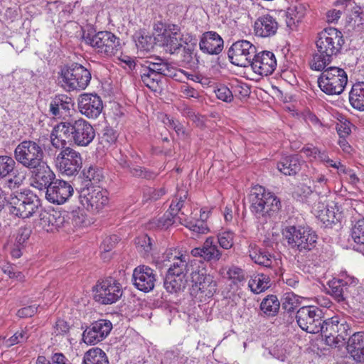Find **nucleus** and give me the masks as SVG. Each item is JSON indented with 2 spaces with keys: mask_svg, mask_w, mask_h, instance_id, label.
Masks as SVG:
<instances>
[{
  "mask_svg": "<svg viewBox=\"0 0 364 364\" xmlns=\"http://www.w3.org/2000/svg\"><path fill=\"white\" fill-rule=\"evenodd\" d=\"M196 260H193L189 263L186 256L181 255L174 259L168 269L167 273L174 276L186 277V274L189 271V267L193 266V263L196 264Z\"/></svg>",
  "mask_w": 364,
  "mask_h": 364,
  "instance_id": "f704fd0d",
  "label": "nucleus"
},
{
  "mask_svg": "<svg viewBox=\"0 0 364 364\" xmlns=\"http://www.w3.org/2000/svg\"><path fill=\"white\" fill-rule=\"evenodd\" d=\"M306 14V7L301 4L291 5L288 8L287 14V25L292 28L296 23L301 21Z\"/></svg>",
  "mask_w": 364,
  "mask_h": 364,
  "instance_id": "ea45409f",
  "label": "nucleus"
},
{
  "mask_svg": "<svg viewBox=\"0 0 364 364\" xmlns=\"http://www.w3.org/2000/svg\"><path fill=\"white\" fill-rule=\"evenodd\" d=\"M154 60L155 61L147 60L142 65L156 74L161 75L162 78L163 77L171 78L176 77L178 70L176 68L160 58H156Z\"/></svg>",
  "mask_w": 364,
  "mask_h": 364,
  "instance_id": "c756f323",
  "label": "nucleus"
},
{
  "mask_svg": "<svg viewBox=\"0 0 364 364\" xmlns=\"http://www.w3.org/2000/svg\"><path fill=\"white\" fill-rule=\"evenodd\" d=\"M129 171L132 176L148 180L153 179L156 176L154 172L137 165H132L129 168Z\"/></svg>",
  "mask_w": 364,
  "mask_h": 364,
  "instance_id": "5fc2aeb1",
  "label": "nucleus"
},
{
  "mask_svg": "<svg viewBox=\"0 0 364 364\" xmlns=\"http://www.w3.org/2000/svg\"><path fill=\"white\" fill-rule=\"evenodd\" d=\"M345 41L341 31L333 27L323 29L316 41L317 52L310 61L314 70H323L341 51Z\"/></svg>",
  "mask_w": 364,
  "mask_h": 364,
  "instance_id": "f257e3e1",
  "label": "nucleus"
},
{
  "mask_svg": "<svg viewBox=\"0 0 364 364\" xmlns=\"http://www.w3.org/2000/svg\"><path fill=\"white\" fill-rule=\"evenodd\" d=\"M192 290L200 299L205 301L213 296L217 291V283L213 277L206 273L204 268L191 272Z\"/></svg>",
  "mask_w": 364,
  "mask_h": 364,
  "instance_id": "ddd939ff",
  "label": "nucleus"
},
{
  "mask_svg": "<svg viewBox=\"0 0 364 364\" xmlns=\"http://www.w3.org/2000/svg\"><path fill=\"white\" fill-rule=\"evenodd\" d=\"M63 129L62 122L55 125L50 133V143L53 147L63 150L66 146L68 139H65V133L60 132Z\"/></svg>",
  "mask_w": 364,
  "mask_h": 364,
  "instance_id": "a18cd8bd",
  "label": "nucleus"
},
{
  "mask_svg": "<svg viewBox=\"0 0 364 364\" xmlns=\"http://www.w3.org/2000/svg\"><path fill=\"white\" fill-rule=\"evenodd\" d=\"M257 49L255 45L246 40L235 42L228 51L230 62L240 67L250 65Z\"/></svg>",
  "mask_w": 364,
  "mask_h": 364,
  "instance_id": "f3484780",
  "label": "nucleus"
},
{
  "mask_svg": "<svg viewBox=\"0 0 364 364\" xmlns=\"http://www.w3.org/2000/svg\"><path fill=\"white\" fill-rule=\"evenodd\" d=\"M224 41L220 36L215 31L203 33L199 42L200 50L209 55H218L223 49Z\"/></svg>",
  "mask_w": 364,
  "mask_h": 364,
  "instance_id": "5701e85b",
  "label": "nucleus"
},
{
  "mask_svg": "<svg viewBox=\"0 0 364 364\" xmlns=\"http://www.w3.org/2000/svg\"><path fill=\"white\" fill-rule=\"evenodd\" d=\"M69 218L68 212L53 211L48 214L47 220L50 225L58 229L70 226V221L67 220Z\"/></svg>",
  "mask_w": 364,
  "mask_h": 364,
  "instance_id": "49530a36",
  "label": "nucleus"
},
{
  "mask_svg": "<svg viewBox=\"0 0 364 364\" xmlns=\"http://www.w3.org/2000/svg\"><path fill=\"white\" fill-rule=\"evenodd\" d=\"M157 39L161 42L163 47L166 48L171 54H175L183 46L182 43L188 44L191 42L193 36L186 35L184 36L181 33V28L178 25L168 23L165 29V33L158 34Z\"/></svg>",
  "mask_w": 364,
  "mask_h": 364,
  "instance_id": "4468645a",
  "label": "nucleus"
},
{
  "mask_svg": "<svg viewBox=\"0 0 364 364\" xmlns=\"http://www.w3.org/2000/svg\"><path fill=\"white\" fill-rule=\"evenodd\" d=\"M317 333H320L326 345L332 348L343 346L346 336L351 333V325L344 318L334 316L328 318H322Z\"/></svg>",
  "mask_w": 364,
  "mask_h": 364,
  "instance_id": "7ed1b4c3",
  "label": "nucleus"
},
{
  "mask_svg": "<svg viewBox=\"0 0 364 364\" xmlns=\"http://www.w3.org/2000/svg\"><path fill=\"white\" fill-rule=\"evenodd\" d=\"M350 125V122L348 120H345L344 122L340 121V122L336 124V131L339 136H348L351 132Z\"/></svg>",
  "mask_w": 364,
  "mask_h": 364,
  "instance_id": "774afa93",
  "label": "nucleus"
},
{
  "mask_svg": "<svg viewBox=\"0 0 364 364\" xmlns=\"http://www.w3.org/2000/svg\"><path fill=\"white\" fill-rule=\"evenodd\" d=\"M184 204V202L182 200H176V198L173 199L170 205L169 210L159 220L161 225L167 228L170 225L178 223L173 220H175L176 217L186 218L187 214L183 210L185 208Z\"/></svg>",
  "mask_w": 364,
  "mask_h": 364,
  "instance_id": "7c9ffc66",
  "label": "nucleus"
},
{
  "mask_svg": "<svg viewBox=\"0 0 364 364\" xmlns=\"http://www.w3.org/2000/svg\"><path fill=\"white\" fill-rule=\"evenodd\" d=\"M278 170L287 176L296 174L301 169V162L297 155L288 156L283 158L277 164Z\"/></svg>",
  "mask_w": 364,
  "mask_h": 364,
  "instance_id": "473e14b6",
  "label": "nucleus"
},
{
  "mask_svg": "<svg viewBox=\"0 0 364 364\" xmlns=\"http://www.w3.org/2000/svg\"><path fill=\"white\" fill-rule=\"evenodd\" d=\"M9 178L6 181V186L10 190L18 188L26 178V173L21 168H18L16 165L14 168L7 176Z\"/></svg>",
  "mask_w": 364,
  "mask_h": 364,
  "instance_id": "a19ab883",
  "label": "nucleus"
},
{
  "mask_svg": "<svg viewBox=\"0 0 364 364\" xmlns=\"http://www.w3.org/2000/svg\"><path fill=\"white\" fill-rule=\"evenodd\" d=\"M132 281L137 289L149 292L154 288L156 281L155 272L149 266L139 265L133 271Z\"/></svg>",
  "mask_w": 364,
  "mask_h": 364,
  "instance_id": "aec40b11",
  "label": "nucleus"
},
{
  "mask_svg": "<svg viewBox=\"0 0 364 364\" xmlns=\"http://www.w3.org/2000/svg\"><path fill=\"white\" fill-rule=\"evenodd\" d=\"M15 165H16V162L11 156H0V180L6 178L14 168Z\"/></svg>",
  "mask_w": 364,
  "mask_h": 364,
  "instance_id": "8fccbe9b",
  "label": "nucleus"
},
{
  "mask_svg": "<svg viewBox=\"0 0 364 364\" xmlns=\"http://www.w3.org/2000/svg\"><path fill=\"white\" fill-rule=\"evenodd\" d=\"M80 113L88 118H97L102 111L103 103L101 97L96 94L83 93L77 100Z\"/></svg>",
  "mask_w": 364,
  "mask_h": 364,
  "instance_id": "6ab92c4d",
  "label": "nucleus"
},
{
  "mask_svg": "<svg viewBox=\"0 0 364 364\" xmlns=\"http://www.w3.org/2000/svg\"><path fill=\"white\" fill-rule=\"evenodd\" d=\"M187 278L183 277L174 276L166 273L164 282V287L169 293H176L183 290L186 285Z\"/></svg>",
  "mask_w": 364,
  "mask_h": 364,
  "instance_id": "4c0bfd02",
  "label": "nucleus"
},
{
  "mask_svg": "<svg viewBox=\"0 0 364 364\" xmlns=\"http://www.w3.org/2000/svg\"><path fill=\"white\" fill-rule=\"evenodd\" d=\"M324 317L323 310L316 306H304L296 313L298 326L304 331L316 334L318 331L321 321Z\"/></svg>",
  "mask_w": 364,
  "mask_h": 364,
  "instance_id": "f8f14e48",
  "label": "nucleus"
},
{
  "mask_svg": "<svg viewBox=\"0 0 364 364\" xmlns=\"http://www.w3.org/2000/svg\"><path fill=\"white\" fill-rule=\"evenodd\" d=\"M318 78L320 89L328 95L341 94L348 82L346 72L338 67L325 68Z\"/></svg>",
  "mask_w": 364,
  "mask_h": 364,
  "instance_id": "6e6552de",
  "label": "nucleus"
},
{
  "mask_svg": "<svg viewBox=\"0 0 364 364\" xmlns=\"http://www.w3.org/2000/svg\"><path fill=\"white\" fill-rule=\"evenodd\" d=\"M134 243L139 252L143 257L148 256L152 250L151 239L147 235H141L134 239Z\"/></svg>",
  "mask_w": 364,
  "mask_h": 364,
  "instance_id": "de8ad7c7",
  "label": "nucleus"
},
{
  "mask_svg": "<svg viewBox=\"0 0 364 364\" xmlns=\"http://www.w3.org/2000/svg\"><path fill=\"white\" fill-rule=\"evenodd\" d=\"M250 210L259 219L267 220L282 207L281 201L274 193L261 186L254 187L249 196Z\"/></svg>",
  "mask_w": 364,
  "mask_h": 364,
  "instance_id": "f03ea898",
  "label": "nucleus"
},
{
  "mask_svg": "<svg viewBox=\"0 0 364 364\" xmlns=\"http://www.w3.org/2000/svg\"><path fill=\"white\" fill-rule=\"evenodd\" d=\"M278 23L276 18L269 14L259 16L254 24V31L257 36L269 38L276 34Z\"/></svg>",
  "mask_w": 364,
  "mask_h": 364,
  "instance_id": "a878e982",
  "label": "nucleus"
},
{
  "mask_svg": "<svg viewBox=\"0 0 364 364\" xmlns=\"http://www.w3.org/2000/svg\"><path fill=\"white\" fill-rule=\"evenodd\" d=\"M30 171L32 172L35 182L41 187L46 188V190L55 181V175L45 161Z\"/></svg>",
  "mask_w": 364,
  "mask_h": 364,
  "instance_id": "c85d7f7f",
  "label": "nucleus"
},
{
  "mask_svg": "<svg viewBox=\"0 0 364 364\" xmlns=\"http://www.w3.org/2000/svg\"><path fill=\"white\" fill-rule=\"evenodd\" d=\"M73 106L70 97L65 95H55L50 103L49 112L53 117L60 118L63 115L69 114Z\"/></svg>",
  "mask_w": 364,
  "mask_h": 364,
  "instance_id": "cd10ccee",
  "label": "nucleus"
},
{
  "mask_svg": "<svg viewBox=\"0 0 364 364\" xmlns=\"http://www.w3.org/2000/svg\"><path fill=\"white\" fill-rule=\"evenodd\" d=\"M181 92L183 97L187 99H198L200 97V92L197 90L190 87L188 85H182L181 87Z\"/></svg>",
  "mask_w": 364,
  "mask_h": 364,
  "instance_id": "69168bd1",
  "label": "nucleus"
},
{
  "mask_svg": "<svg viewBox=\"0 0 364 364\" xmlns=\"http://www.w3.org/2000/svg\"><path fill=\"white\" fill-rule=\"evenodd\" d=\"M269 277L264 274H258L252 277L248 282V286L255 294H259L267 289L270 284Z\"/></svg>",
  "mask_w": 364,
  "mask_h": 364,
  "instance_id": "37998d69",
  "label": "nucleus"
},
{
  "mask_svg": "<svg viewBox=\"0 0 364 364\" xmlns=\"http://www.w3.org/2000/svg\"><path fill=\"white\" fill-rule=\"evenodd\" d=\"M117 139V132L111 127H105L103 129L102 135L101 136V143L105 144L104 146H110L113 144Z\"/></svg>",
  "mask_w": 364,
  "mask_h": 364,
  "instance_id": "13d9d810",
  "label": "nucleus"
},
{
  "mask_svg": "<svg viewBox=\"0 0 364 364\" xmlns=\"http://www.w3.org/2000/svg\"><path fill=\"white\" fill-rule=\"evenodd\" d=\"M215 92L218 99L225 102H230L233 100L232 91L227 86H220L215 91Z\"/></svg>",
  "mask_w": 364,
  "mask_h": 364,
  "instance_id": "052dcab7",
  "label": "nucleus"
},
{
  "mask_svg": "<svg viewBox=\"0 0 364 364\" xmlns=\"http://www.w3.org/2000/svg\"><path fill=\"white\" fill-rule=\"evenodd\" d=\"M82 176L85 187L97 186V185L104 178L102 168L96 166H91L88 168H84Z\"/></svg>",
  "mask_w": 364,
  "mask_h": 364,
  "instance_id": "c9c22d12",
  "label": "nucleus"
},
{
  "mask_svg": "<svg viewBox=\"0 0 364 364\" xmlns=\"http://www.w3.org/2000/svg\"><path fill=\"white\" fill-rule=\"evenodd\" d=\"M351 236L355 242L364 245V218L357 220L353 225Z\"/></svg>",
  "mask_w": 364,
  "mask_h": 364,
  "instance_id": "864d4df0",
  "label": "nucleus"
},
{
  "mask_svg": "<svg viewBox=\"0 0 364 364\" xmlns=\"http://www.w3.org/2000/svg\"><path fill=\"white\" fill-rule=\"evenodd\" d=\"M250 65L254 72L262 76H267L274 71L277 67V60L274 53L264 50L259 53H255Z\"/></svg>",
  "mask_w": 364,
  "mask_h": 364,
  "instance_id": "412c9836",
  "label": "nucleus"
},
{
  "mask_svg": "<svg viewBox=\"0 0 364 364\" xmlns=\"http://www.w3.org/2000/svg\"><path fill=\"white\" fill-rule=\"evenodd\" d=\"M112 324L110 321L100 319L93 322L82 333V341L88 345H95L105 339L110 333Z\"/></svg>",
  "mask_w": 364,
  "mask_h": 364,
  "instance_id": "a211bd4d",
  "label": "nucleus"
},
{
  "mask_svg": "<svg viewBox=\"0 0 364 364\" xmlns=\"http://www.w3.org/2000/svg\"><path fill=\"white\" fill-rule=\"evenodd\" d=\"M63 133L68 142L77 146H86L89 145L95 136V131L90 122L82 118L69 119L63 122ZM62 132V131H60Z\"/></svg>",
  "mask_w": 364,
  "mask_h": 364,
  "instance_id": "423d86ee",
  "label": "nucleus"
},
{
  "mask_svg": "<svg viewBox=\"0 0 364 364\" xmlns=\"http://www.w3.org/2000/svg\"><path fill=\"white\" fill-rule=\"evenodd\" d=\"M28 338V334L26 331L21 330L17 331L11 337L9 338L8 342L9 346H14L18 343H22L27 341Z\"/></svg>",
  "mask_w": 364,
  "mask_h": 364,
  "instance_id": "680f3d73",
  "label": "nucleus"
},
{
  "mask_svg": "<svg viewBox=\"0 0 364 364\" xmlns=\"http://www.w3.org/2000/svg\"><path fill=\"white\" fill-rule=\"evenodd\" d=\"M173 220L189 228L193 233L205 234L208 231L207 224L203 220H188L186 217H176Z\"/></svg>",
  "mask_w": 364,
  "mask_h": 364,
  "instance_id": "c03bdc74",
  "label": "nucleus"
},
{
  "mask_svg": "<svg viewBox=\"0 0 364 364\" xmlns=\"http://www.w3.org/2000/svg\"><path fill=\"white\" fill-rule=\"evenodd\" d=\"M164 124L168 126L170 129H173L178 136H186V132L181 123L177 120H174L172 118L166 117L164 121Z\"/></svg>",
  "mask_w": 364,
  "mask_h": 364,
  "instance_id": "bf43d9fd",
  "label": "nucleus"
},
{
  "mask_svg": "<svg viewBox=\"0 0 364 364\" xmlns=\"http://www.w3.org/2000/svg\"><path fill=\"white\" fill-rule=\"evenodd\" d=\"M82 205L88 210L98 213L108 204L107 192L100 186L82 188L80 194Z\"/></svg>",
  "mask_w": 364,
  "mask_h": 364,
  "instance_id": "2eb2a0df",
  "label": "nucleus"
},
{
  "mask_svg": "<svg viewBox=\"0 0 364 364\" xmlns=\"http://www.w3.org/2000/svg\"><path fill=\"white\" fill-rule=\"evenodd\" d=\"M139 73L144 85L150 90L156 91L159 87V82H161V75L156 74L141 64Z\"/></svg>",
  "mask_w": 364,
  "mask_h": 364,
  "instance_id": "e433bc0d",
  "label": "nucleus"
},
{
  "mask_svg": "<svg viewBox=\"0 0 364 364\" xmlns=\"http://www.w3.org/2000/svg\"><path fill=\"white\" fill-rule=\"evenodd\" d=\"M282 234L288 245L299 252L311 251L317 244L318 235L309 226H287Z\"/></svg>",
  "mask_w": 364,
  "mask_h": 364,
  "instance_id": "20e7f679",
  "label": "nucleus"
},
{
  "mask_svg": "<svg viewBox=\"0 0 364 364\" xmlns=\"http://www.w3.org/2000/svg\"><path fill=\"white\" fill-rule=\"evenodd\" d=\"M73 193V188L67 181L55 180L53 184L48 187L46 193V199L54 204H63Z\"/></svg>",
  "mask_w": 364,
  "mask_h": 364,
  "instance_id": "4be33fe9",
  "label": "nucleus"
},
{
  "mask_svg": "<svg viewBox=\"0 0 364 364\" xmlns=\"http://www.w3.org/2000/svg\"><path fill=\"white\" fill-rule=\"evenodd\" d=\"M44 152L38 143L32 140H23L14 149V159L16 162L28 170L35 168L42 163Z\"/></svg>",
  "mask_w": 364,
  "mask_h": 364,
  "instance_id": "0eeeda50",
  "label": "nucleus"
},
{
  "mask_svg": "<svg viewBox=\"0 0 364 364\" xmlns=\"http://www.w3.org/2000/svg\"><path fill=\"white\" fill-rule=\"evenodd\" d=\"M94 299L101 304H112L122 296L121 284L113 277H108L98 282L94 287Z\"/></svg>",
  "mask_w": 364,
  "mask_h": 364,
  "instance_id": "9b49d317",
  "label": "nucleus"
},
{
  "mask_svg": "<svg viewBox=\"0 0 364 364\" xmlns=\"http://www.w3.org/2000/svg\"><path fill=\"white\" fill-rule=\"evenodd\" d=\"M248 254L253 262L266 268H272L274 263L277 262L274 255L266 249L260 247L255 242H250Z\"/></svg>",
  "mask_w": 364,
  "mask_h": 364,
  "instance_id": "393cba45",
  "label": "nucleus"
},
{
  "mask_svg": "<svg viewBox=\"0 0 364 364\" xmlns=\"http://www.w3.org/2000/svg\"><path fill=\"white\" fill-rule=\"evenodd\" d=\"M31 232L32 230L31 225H25L21 226L17 230L14 243H16V245H22L25 247Z\"/></svg>",
  "mask_w": 364,
  "mask_h": 364,
  "instance_id": "6e6d98bb",
  "label": "nucleus"
},
{
  "mask_svg": "<svg viewBox=\"0 0 364 364\" xmlns=\"http://www.w3.org/2000/svg\"><path fill=\"white\" fill-rule=\"evenodd\" d=\"M346 349L355 362L364 363V332L354 333L348 338Z\"/></svg>",
  "mask_w": 364,
  "mask_h": 364,
  "instance_id": "bb28decb",
  "label": "nucleus"
},
{
  "mask_svg": "<svg viewBox=\"0 0 364 364\" xmlns=\"http://www.w3.org/2000/svg\"><path fill=\"white\" fill-rule=\"evenodd\" d=\"M60 75L62 86L68 91L85 90L91 80L90 72L77 63L65 67Z\"/></svg>",
  "mask_w": 364,
  "mask_h": 364,
  "instance_id": "9d476101",
  "label": "nucleus"
},
{
  "mask_svg": "<svg viewBox=\"0 0 364 364\" xmlns=\"http://www.w3.org/2000/svg\"><path fill=\"white\" fill-rule=\"evenodd\" d=\"M8 203L9 213L23 219L33 216L41 208V200L31 191L12 193Z\"/></svg>",
  "mask_w": 364,
  "mask_h": 364,
  "instance_id": "39448f33",
  "label": "nucleus"
},
{
  "mask_svg": "<svg viewBox=\"0 0 364 364\" xmlns=\"http://www.w3.org/2000/svg\"><path fill=\"white\" fill-rule=\"evenodd\" d=\"M136 46L141 50L149 51L154 47L152 37L145 35L144 32H139L137 34Z\"/></svg>",
  "mask_w": 364,
  "mask_h": 364,
  "instance_id": "4d7b16f0",
  "label": "nucleus"
},
{
  "mask_svg": "<svg viewBox=\"0 0 364 364\" xmlns=\"http://www.w3.org/2000/svg\"><path fill=\"white\" fill-rule=\"evenodd\" d=\"M55 164L63 174L72 176L77 174L81 169L82 159L79 152L67 147L58 154Z\"/></svg>",
  "mask_w": 364,
  "mask_h": 364,
  "instance_id": "dca6fc26",
  "label": "nucleus"
},
{
  "mask_svg": "<svg viewBox=\"0 0 364 364\" xmlns=\"http://www.w3.org/2000/svg\"><path fill=\"white\" fill-rule=\"evenodd\" d=\"M350 105L358 111H364V82L355 83L349 92Z\"/></svg>",
  "mask_w": 364,
  "mask_h": 364,
  "instance_id": "72a5a7b5",
  "label": "nucleus"
},
{
  "mask_svg": "<svg viewBox=\"0 0 364 364\" xmlns=\"http://www.w3.org/2000/svg\"><path fill=\"white\" fill-rule=\"evenodd\" d=\"M327 293L338 302H344L348 296L349 286L343 279H333L328 282Z\"/></svg>",
  "mask_w": 364,
  "mask_h": 364,
  "instance_id": "2f4dec72",
  "label": "nucleus"
},
{
  "mask_svg": "<svg viewBox=\"0 0 364 364\" xmlns=\"http://www.w3.org/2000/svg\"><path fill=\"white\" fill-rule=\"evenodd\" d=\"M233 89L232 93L234 92L236 97L240 98H244L250 95V88L246 84L237 83L235 85H232Z\"/></svg>",
  "mask_w": 364,
  "mask_h": 364,
  "instance_id": "0e129e2a",
  "label": "nucleus"
},
{
  "mask_svg": "<svg viewBox=\"0 0 364 364\" xmlns=\"http://www.w3.org/2000/svg\"><path fill=\"white\" fill-rule=\"evenodd\" d=\"M318 218L326 227H331L333 224L337 223L339 220L333 208L331 209L326 208L324 210H322L318 215Z\"/></svg>",
  "mask_w": 364,
  "mask_h": 364,
  "instance_id": "603ef678",
  "label": "nucleus"
},
{
  "mask_svg": "<svg viewBox=\"0 0 364 364\" xmlns=\"http://www.w3.org/2000/svg\"><path fill=\"white\" fill-rule=\"evenodd\" d=\"M82 38L86 44L106 56L115 55L122 49L119 38L109 31H99L95 34L84 33Z\"/></svg>",
  "mask_w": 364,
  "mask_h": 364,
  "instance_id": "1a4fd4ad",
  "label": "nucleus"
},
{
  "mask_svg": "<svg viewBox=\"0 0 364 364\" xmlns=\"http://www.w3.org/2000/svg\"><path fill=\"white\" fill-rule=\"evenodd\" d=\"M280 308V302L277 296L271 294L265 297L260 304L261 311L267 316H276Z\"/></svg>",
  "mask_w": 364,
  "mask_h": 364,
  "instance_id": "79ce46f5",
  "label": "nucleus"
},
{
  "mask_svg": "<svg viewBox=\"0 0 364 364\" xmlns=\"http://www.w3.org/2000/svg\"><path fill=\"white\" fill-rule=\"evenodd\" d=\"M235 233L232 231L227 230L219 232L217 235V244L224 250H230L234 245Z\"/></svg>",
  "mask_w": 364,
  "mask_h": 364,
  "instance_id": "3c124183",
  "label": "nucleus"
},
{
  "mask_svg": "<svg viewBox=\"0 0 364 364\" xmlns=\"http://www.w3.org/2000/svg\"><path fill=\"white\" fill-rule=\"evenodd\" d=\"M299 304V297L292 292L286 293L282 299V307L287 312L294 311Z\"/></svg>",
  "mask_w": 364,
  "mask_h": 364,
  "instance_id": "09e8293b",
  "label": "nucleus"
},
{
  "mask_svg": "<svg viewBox=\"0 0 364 364\" xmlns=\"http://www.w3.org/2000/svg\"><path fill=\"white\" fill-rule=\"evenodd\" d=\"M191 252L193 257H199L206 262L218 261L222 256V252L213 237H208L201 247L193 248Z\"/></svg>",
  "mask_w": 364,
  "mask_h": 364,
  "instance_id": "b1692460",
  "label": "nucleus"
},
{
  "mask_svg": "<svg viewBox=\"0 0 364 364\" xmlns=\"http://www.w3.org/2000/svg\"><path fill=\"white\" fill-rule=\"evenodd\" d=\"M69 218H67L70 221L73 227H79L84 223V216L82 213L78 211H72L69 213Z\"/></svg>",
  "mask_w": 364,
  "mask_h": 364,
  "instance_id": "338daca9",
  "label": "nucleus"
},
{
  "mask_svg": "<svg viewBox=\"0 0 364 364\" xmlns=\"http://www.w3.org/2000/svg\"><path fill=\"white\" fill-rule=\"evenodd\" d=\"M82 364H109L106 353L100 348H92L83 357Z\"/></svg>",
  "mask_w": 364,
  "mask_h": 364,
  "instance_id": "58836bf2",
  "label": "nucleus"
},
{
  "mask_svg": "<svg viewBox=\"0 0 364 364\" xmlns=\"http://www.w3.org/2000/svg\"><path fill=\"white\" fill-rule=\"evenodd\" d=\"M228 278L233 280L234 283L240 282L245 279V275L242 269L232 267L227 272Z\"/></svg>",
  "mask_w": 364,
  "mask_h": 364,
  "instance_id": "e2e57ef3",
  "label": "nucleus"
}]
</instances>
